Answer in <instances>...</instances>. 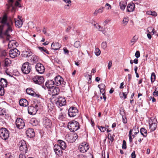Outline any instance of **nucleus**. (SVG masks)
<instances>
[{"label": "nucleus", "mask_w": 158, "mask_h": 158, "mask_svg": "<svg viewBox=\"0 0 158 158\" xmlns=\"http://www.w3.org/2000/svg\"><path fill=\"white\" fill-rule=\"evenodd\" d=\"M38 59H37L36 56L33 57L32 60L33 61L34 63H36L38 61Z\"/></svg>", "instance_id": "63"}, {"label": "nucleus", "mask_w": 158, "mask_h": 158, "mask_svg": "<svg viewBox=\"0 0 158 158\" xmlns=\"http://www.w3.org/2000/svg\"><path fill=\"white\" fill-rule=\"evenodd\" d=\"M0 136L3 139L6 140L9 136V131L6 128L0 129Z\"/></svg>", "instance_id": "5"}, {"label": "nucleus", "mask_w": 158, "mask_h": 158, "mask_svg": "<svg viewBox=\"0 0 158 158\" xmlns=\"http://www.w3.org/2000/svg\"><path fill=\"white\" fill-rule=\"evenodd\" d=\"M61 46V44L58 43L53 42L51 45V48L55 50H57L60 48Z\"/></svg>", "instance_id": "22"}, {"label": "nucleus", "mask_w": 158, "mask_h": 158, "mask_svg": "<svg viewBox=\"0 0 158 158\" xmlns=\"http://www.w3.org/2000/svg\"><path fill=\"white\" fill-rule=\"evenodd\" d=\"M156 75L154 73H152L151 77V81L152 83L155 80Z\"/></svg>", "instance_id": "34"}, {"label": "nucleus", "mask_w": 158, "mask_h": 158, "mask_svg": "<svg viewBox=\"0 0 158 158\" xmlns=\"http://www.w3.org/2000/svg\"><path fill=\"white\" fill-rule=\"evenodd\" d=\"M15 124L17 127L19 129H23L25 126L23 121L20 118L17 119Z\"/></svg>", "instance_id": "14"}, {"label": "nucleus", "mask_w": 158, "mask_h": 158, "mask_svg": "<svg viewBox=\"0 0 158 158\" xmlns=\"http://www.w3.org/2000/svg\"><path fill=\"white\" fill-rule=\"evenodd\" d=\"M7 81L5 79L1 78L0 81V86L6 87H7Z\"/></svg>", "instance_id": "25"}, {"label": "nucleus", "mask_w": 158, "mask_h": 158, "mask_svg": "<svg viewBox=\"0 0 158 158\" xmlns=\"http://www.w3.org/2000/svg\"><path fill=\"white\" fill-rule=\"evenodd\" d=\"M32 54V53L31 52L29 51H26L24 52V56L26 57H28L30 56Z\"/></svg>", "instance_id": "40"}, {"label": "nucleus", "mask_w": 158, "mask_h": 158, "mask_svg": "<svg viewBox=\"0 0 158 158\" xmlns=\"http://www.w3.org/2000/svg\"><path fill=\"white\" fill-rule=\"evenodd\" d=\"M62 149L60 148V147L58 145L55 144L54 146V150L56 155L58 156H60L63 153Z\"/></svg>", "instance_id": "15"}, {"label": "nucleus", "mask_w": 158, "mask_h": 158, "mask_svg": "<svg viewBox=\"0 0 158 158\" xmlns=\"http://www.w3.org/2000/svg\"><path fill=\"white\" fill-rule=\"evenodd\" d=\"M36 71L39 73L42 74L45 71V68L43 65L40 63H37L35 66Z\"/></svg>", "instance_id": "12"}, {"label": "nucleus", "mask_w": 158, "mask_h": 158, "mask_svg": "<svg viewBox=\"0 0 158 158\" xmlns=\"http://www.w3.org/2000/svg\"><path fill=\"white\" fill-rule=\"evenodd\" d=\"M135 56L137 58H138L140 57V53L139 51H137L136 52Z\"/></svg>", "instance_id": "54"}, {"label": "nucleus", "mask_w": 158, "mask_h": 158, "mask_svg": "<svg viewBox=\"0 0 158 158\" xmlns=\"http://www.w3.org/2000/svg\"><path fill=\"white\" fill-rule=\"evenodd\" d=\"M0 55H1L0 56H1V58L2 57H5L7 55V53L6 52L5 50H4L2 51L1 52H0Z\"/></svg>", "instance_id": "37"}, {"label": "nucleus", "mask_w": 158, "mask_h": 158, "mask_svg": "<svg viewBox=\"0 0 158 158\" xmlns=\"http://www.w3.org/2000/svg\"><path fill=\"white\" fill-rule=\"evenodd\" d=\"M127 3L126 2H119L120 8L122 10H124L126 6Z\"/></svg>", "instance_id": "31"}, {"label": "nucleus", "mask_w": 158, "mask_h": 158, "mask_svg": "<svg viewBox=\"0 0 158 158\" xmlns=\"http://www.w3.org/2000/svg\"><path fill=\"white\" fill-rule=\"evenodd\" d=\"M18 45V43L16 42L15 40H12L9 41L8 44V46L9 48H10L12 47H13L15 46L16 47Z\"/></svg>", "instance_id": "27"}, {"label": "nucleus", "mask_w": 158, "mask_h": 158, "mask_svg": "<svg viewBox=\"0 0 158 158\" xmlns=\"http://www.w3.org/2000/svg\"><path fill=\"white\" fill-rule=\"evenodd\" d=\"M129 21V19L128 17L124 18L123 20V23L125 25L127 24Z\"/></svg>", "instance_id": "41"}, {"label": "nucleus", "mask_w": 158, "mask_h": 158, "mask_svg": "<svg viewBox=\"0 0 158 158\" xmlns=\"http://www.w3.org/2000/svg\"><path fill=\"white\" fill-rule=\"evenodd\" d=\"M14 0H8V4H6L7 9L10 10H14L15 7L13 5V3Z\"/></svg>", "instance_id": "23"}, {"label": "nucleus", "mask_w": 158, "mask_h": 158, "mask_svg": "<svg viewBox=\"0 0 158 158\" xmlns=\"http://www.w3.org/2000/svg\"><path fill=\"white\" fill-rule=\"evenodd\" d=\"M19 1H16V2L15 3V6L16 7H21L22 6L20 4L19 2Z\"/></svg>", "instance_id": "47"}, {"label": "nucleus", "mask_w": 158, "mask_h": 158, "mask_svg": "<svg viewBox=\"0 0 158 158\" xmlns=\"http://www.w3.org/2000/svg\"><path fill=\"white\" fill-rule=\"evenodd\" d=\"M123 122L124 123H126L127 122V120L125 116H122Z\"/></svg>", "instance_id": "57"}, {"label": "nucleus", "mask_w": 158, "mask_h": 158, "mask_svg": "<svg viewBox=\"0 0 158 158\" xmlns=\"http://www.w3.org/2000/svg\"><path fill=\"white\" fill-rule=\"evenodd\" d=\"M135 7V5L133 3L128 4L127 7V11L129 12L133 11L134 10Z\"/></svg>", "instance_id": "26"}, {"label": "nucleus", "mask_w": 158, "mask_h": 158, "mask_svg": "<svg viewBox=\"0 0 158 158\" xmlns=\"http://www.w3.org/2000/svg\"><path fill=\"white\" fill-rule=\"evenodd\" d=\"M38 105L36 104L35 106H30L28 108V113L32 115H35L38 110Z\"/></svg>", "instance_id": "10"}, {"label": "nucleus", "mask_w": 158, "mask_h": 158, "mask_svg": "<svg viewBox=\"0 0 158 158\" xmlns=\"http://www.w3.org/2000/svg\"><path fill=\"white\" fill-rule=\"evenodd\" d=\"M102 47L103 49H105L107 47V43L106 42H103L101 44Z\"/></svg>", "instance_id": "45"}, {"label": "nucleus", "mask_w": 158, "mask_h": 158, "mask_svg": "<svg viewBox=\"0 0 158 158\" xmlns=\"http://www.w3.org/2000/svg\"><path fill=\"white\" fill-rule=\"evenodd\" d=\"M43 123L44 127L47 128L50 127L52 125L51 120L47 117H44L43 118Z\"/></svg>", "instance_id": "16"}, {"label": "nucleus", "mask_w": 158, "mask_h": 158, "mask_svg": "<svg viewBox=\"0 0 158 158\" xmlns=\"http://www.w3.org/2000/svg\"><path fill=\"white\" fill-rule=\"evenodd\" d=\"M131 157L132 158H135L136 157V155L135 154V152L134 151L131 154Z\"/></svg>", "instance_id": "64"}, {"label": "nucleus", "mask_w": 158, "mask_h": 158, "mask_svg": "<svg viewBox=\"0 0 158 158\" xmlns=\"http://www.w3.org/2000/svg\"><path fill=\"white\" fill-rule=\"evenodd\" d=\"M20 54V52L16 48L11 49L9 52L10 56L12 58L19 56Z\"/></svg>", "instance_id": "9"}, {"label": "nucleus", "mask_w": 158, "mask_h": 158, "mask_svg": "<svg viewBox=\"0 0 158 158\" xmlns=\"http://www.w3.org/2000/svg\"><path fill=\"white\" fill-rule=\"evenodd\" d=\"M15 20L16 27L18 28L21 27L23 24L22 20L20 19H19V20H16L15 19Z\"/></svg>", "instance_id": "28"}, {"label": "nucleus", "mask_w": 158, "mask_h": 158, "mask_svg": "<svg viewBox=\"0 0 158 158\" xmlns=\"http://www.w3.org/2000/svg\"><path fill=\"white\" fill-rule=\"evenodd\" d=\"M19 158H26L25 155L22 152L21 154L19 155Z\"/></svg>", "instance_id": "61"}, {"label": "nucleus", "mask_w": 158, "mask_h": 158, "mask_svg": "<svg viewBox=\"0 0 158 158\" xmlns=\"http://www.w3.org/2000/svg\"><path fill=\"white\" fill-rule=\"evenodd\" d=\"M63 50L64 54H67V55L69 54V50L66 48H64Z\"/></svg>", "instance_id": "60"}, {"label": "nucleus", "mask_w": 158, "mask_h": 158, "mask_svg": "<svg viewBox=\"0 0 158 158\" xmlns=\"http://www.w3.org/2000/svg\"><path fill=\"white\" fill-rule=\"evenodd\" d=\"M120 114L122 116H124V111L123 109H120Z\"/></svg>", "instance_id": "56"}, {"label": "nucleus", "mask_w": 158, "mask_h": 158, "mask_svg": "<svg viewBox=\"0 0 158 158\" xmlns=\"http://www.w3.org/2000/svg\"><path fill=\"white\" fill-rule=\"evenodd\" d=\"M48 110L49 112H51L54 108V106L52 104L48 103Z\"/></svg>", "instance_id": "33"}, {"label": "nucleus", "mask_w": 158, "mask_h": 158, "mask_svg": "<svg viewBox=\"0 0 158 158\" xmlns=\"http://www.w3.org/2000/svg\"><path fill=\"white\" fill-rule=\"evenodd\" d=\"M57 99L56 104L58 107H59L65 105L66 101L64 98L60 97Z\"/></svg>", "instance_id": "13"}, {"label": "nucleus", "mask_w": 158, "mask_h": 158, "mask_svg": "<svg viewBox=\"0 0 158 158\" xmlns=\"http://www.w3.org/2000/svg\"><path fill=\"white\" fill-rule=\"evenodd\" d=\"M101 53L100 50L98 48H96L95 50V54L97 56H99Z\"/></svg>", "instance_id": "38"}, {"label": "nucleus", "mask_w": 158, "mask_h": 158, "mask_svg": "<svg viewBox=\"0 0 158 158\" xmlns=\"http://www.w3.org/2000/svg\"><path fill=\"white\" fill-rule=\"evenodd\" d=\"M68 127L71 132H74L80 128L79 123L75 120L71 121L69 122Z\"/></svg>", "instance_id": "2"}, {"label": "nucleus", "mask_w": 158, "mask_h": 158, "mask_svg": "<svg viewBox=\"0 0 158 158\" xmlns=\"http://www.w3.org/2000/svg\"><path fill=\"white\" fill-rule=\"evenodd\" d=\"M4 88V87L0 86V95L1 96H3L5 92Z\"/></svg>", "instance_id": "42"}, {"label": "nucleus", "mask_w": 158, "mask_h": 158, "mask_svg": "<svg viewBox=\"0 0 158 158\" xmlns=\"http://www.w3.org/2000/svg\"><path fill=\"white\" fill-rule=\"evenodd\" d=\"M58 144H56L60 147V148L63 150H64L66 147L67 145L66 143L64 141L61 140H58L57 141Z\"/></svg>", "instance_id": "21"}, {"label": "nucleus", "mask_w": 158, "mask_h": 158, "mask_svg": "<svg viewBox=\"0 0 158 158\" xmlns=\"http://www.w3.org/2000/svg\"><path fill=\"white\" fill-rule=\"evenodd\" d=\"M55 84L54 81L50 80L47 81L45 83V85L48 88L52 89L54 87Z\"/></svg>", "instance_id": "19"}, {"label": "nucleus", "mask_w": 158, "mask_h": 158, "mask_svg": "<svg viewBox=\"0 0 158 158\" xmlns=\"http://www.w3.org/2000/svg\"><path fill=\"white\" fill-rule=\"evenodd\" d=\"M19 150L23 153H26L27 151V146L26 142L23 140H21L19 143Z\"/></svg>", "instance_id": "6"}, {"label": "nucleus", "mask_w": 158, "mask_h": 158, "mask_svg": "<svg viewBox=\"0 0 158 158\" xmlns=\"http://www.w3.org/2000/svg\"><path fill=\"white\" fill-rule=\"evenodd\" d=\"M122 148L124 149H126L127 148L126 142L125 140H123V141Z\"/></svg>", "instance_id": "48"}, {"label": "nucleus", "mask_w": 158, "mask_h": 158, "mask_svg": "<svg viewBox=\"0 0 158 158\" xmlns=\"http://www.w3.org/2000/svg\"><path fill=\"white\" fill-rule=\"evenodd\" d=\"M39 49L41 51L44 52L46 53L47 54H49V52H48V50L45 48H44V47H39Z\"/></svg>", "instance_id": "39"}, {"label": "nucleus", "mask_w": 158, "mask_h": 158, "mask_svg": "<svg viewBox=\"0 0 158 158\" xmlns=\"http://www.w3.org/2000/svg\"><path fill=\"white\" fill-rule=\"evenodd\" d=\"M89 146L86 142L82 143L79 145V149L80 151L82 153L86 152L89 149Z\"/></svg>", "instance_id": "11"}, {"label": "nucleus", "mask_w": 158, "mask_h": 158, "mask_svg": "<svg viewBox=\"0 0 158 158\" xmlns=\"http://www.w3.org/2000/svg\"><path fill=\"white\" fill-rule=\"evenodd\" d=\"M98 87L99 89H105L106 86L104 84H100L98 85Z\"/></svg>", "instance_id": "50"}, {"label": "nucleus", "mask_w": 158, "mask_h": 158, "mask_svg": "<svg viewBox=\"0 0 158 158\" xmlns=\"http://www.w3.org/2000/svg\"><path fill=\"white\" fill-rule=\"evenodd\" d=\"M127 92H123L122 94L123 95V96L124 97V98L126 99L127 98V94L128 93V90L127 89Z\"/></svg>", "instance_id": "51"}, {"label": "nucleus", "mask_w": 158, "mask_h": 158, "mask_svg": "<svg viewBox=\"0 0 158 158\" xmlns=\"http://www.w3.org/2000/svg\"><path fill=\"white\" fill-rule=\"evenodd\" d=\"M32 80L35 83L39 85L42 84L44 81V78L41 76H35L33 77Z\"/></svg>", "instance_id": "8"}, {"label": "nucleus", "mask_w": 158, "mask_h": 158, "mask_svg": "<svg viewBox=\"0 0 158 158\" xmlns=\"http://www.w3.org/2000/svg\"><path fill=\"white\" fill-rule=\"evenodd\" d=\"M19 105L20 106H26L28 105V102L25 99H22L19 100Z\"/></svg>", "instance_id": "24"}, {"label": "nucleus", "mask_w": 158, "mask_h": 158, "mask_svg": "<svg viewBox=\"0 0 158 158\" xmlns=\"http://www.w3.org/2000/svg\"><path fill=\"white\" fill-rule=\"evenodd\" d=\"M149 128L151 131H153L156 129L157 124L155 122L153 121L152 120H149Z\"/></svg>", "instance_id": "17"}, {"label": "nucleus", "mask_w": 158, "mask_h": 158, "mask_svg": "<svg viewBox=\"0 0 158 158\" xmlns=\"http://www.w3.org/2000/svg\"><path fill=\"white\" fill-rule=\"evenodd\" d=\"M98 128L101 131L103 132H104L106 129V127L102 126H98Z\"/></svg>", "instance_id": "46"}, {"label": "nucleus", "mask_w": 158, "mask_h": 158, "mask_svg": "<svg viewBox=\"0 0 158 158\" xmlns=\"http://www.w3.org/2000/svg\"><path fill=\"white\" fill-rule=\"evenodd\" d=\"M100 92L102 94V95H104L105 94V89H99Z\"/></svg>", "instance_id": "59"}, {"label": "nucleus", "mask_w": 158, "mask_h": 158, "mask_svg": "<svg viewBox=\"0 0 158 158\" xmlns=\"http://www.w3.org/2000/svg\"><path fill=\"white\" fill-rule=\"evenodd\" d=\"M31 69V65L28 62L24 63L22 65L21 70L24 74H28L30 73Z\"/></svg>", "instance_id": "3"}, {"label": "nucleus", "mask_w": 158, "mask_h": 158, "mask_svg": "<svg viewBox=\"0 0 158 158\" xmlns=\"http://www.w3.org/2000/svg\"><path fill=\"white\" fill-rule=\"evenodd\" d=\"M52 93L53 94L52 96L54 95H58L60 91L59 88L58 87H55L54 88H52Z\"/></svg>", "instance_id": "29"}, {"label": "nucleus", "mask_w": 158, "mask_h": 158, "mask_svg": "<svg viewBox=\"0 0 158 158\" xmlns=\"http://www.w3.org/2000/svg\"><path fill=\"white\" fill-rule=\"evenodd\" d=\"M55 84L57 86L61 85L64 86L65 84V82L64 81L63 78L60 76H57L55 78Z\"/></svg>", "instance_id": "7"}, {"label": "nucleus", "mask_w": 158, "mask_h": 158, "mask_svg": "<svg viewBox=\"0 0 158 158\" xmlns=\"http://www.w3.org/2000/svg\"><path fill=\"white\" fill-rule=\"evenodd\" d=\"M68 114L70 117H74L79 115V112L76 107L72 106L69 109Z\"/></svg>", "instance_id": "4"}, {"label": "nucleus", "mask_w": 158, "mask_h": 158, "mask_svg": "<svg viewBox=\"0 0 158 158\" xmlns=\"http://www.w3.org/2000/svg\"><path fill=\"white\" fill-rule=\"evenodd\" d=\"M74 47L75 48H78L81 47V43L80 41H76L74 45Z\"/></svg>", "instance_id": "35"}, {"label": "nucleus", "mask_w": 158, "mask_h": 158, "mask_svg": "<svg viewBox=\"0 0 158 158\" xmlns=\"http://www.w3.org/2000/svg\"><path fill=\"white\" fill-rule=\"evenodd\" d=\"M148 14L149 15H150L153 16H156L157 15V13L154 11H150L149 12H148Z\"/></svg>", "instance_id": "44"}, {"label": "nucleus", "mask_w": 158, "mask_h": 158, "mask_svg": "<svg viewBox=\"0 0 158 158\" xmlns=\"http://www.w3.org/2000/svg\"><path fill=\"white\" fill-rule=\"evenodd\" d=\"M6 158H15L13 155L10 153H8L5 154Z\"/></svg>", "instance_id": "43"}, {"label": "nucleus", "mask_w": 158, "mask_h": 158, "mask_svg": "<svg viewBox=\"0 0 158 158\" xmlns=\"http://www.w3.org/2000/svg\"><path fill=\"white\" fill-rule=\"evenodd\" d=\"M140 132L141 134L143 135V137H146L147 135V130L143 127L140 130Z\"/></svg>", "instance_id": "30"}, {"label": "nucleus", "mask_w": 158, "mask_h": 158, "mask_svg": "<svg viewBox=\"0 0 158 158\" xmlns=\"http://www.w3.org/2000/svg\"><path fill=\"white\" fill-rule=\"evenodd\" d=\"M112 65V61L111 60L110 61L108 64V69H110Z\"/></svg>", "instance_id": "55"}, {"label": "nucleus", "mask_w": 158, "mask_h": 158, "mask_svg": "<svg viewBox=\"0 0 158 158\" xmlns=\"http://www.w3.org/2000/svg\"><path fill=\"white\" fill-rule=\"evenodd\" d=\"M104 9V7H101L98 10H97L98 13H101L103 11V10Z\"/></svg>", "instance_id": "62"}, {"label": "nucleus", "mask_w": 158, "mask_h": 158, "mask_svg": "<svg viewBox=\"0 0 158 158\" xmlns=\"http://www.w3.org/2000/svg\"><path fill=\"white\" fill-rule=\"evenodd\" d=\"M43 152H42V154L43 155H44V156H46L47 154V150L45 148H43Z\"/></svg>", "instance_id": "58"}, {"label": "nucleus", "mask_w": 158, "mask_h": 158, "mask_svg": "<svg viewBox=\"0 0 158 158\" xmlns=\"http://www.w3.org/2000/svg\"><path fill=\"white\" fill-rule=\"evenodd\" d=\"M108 138L111 140V141L112 142L114 140V137L111 135L110 134H109L108 135Z\"/></svg>", "instance_id": "52"}, {"label": "nucleus", "mask_w": 158, "mask_h": 158, "mask_svg": "<svg viewBox=\"0 0 158 158\" xmlns=\"http://www.w3.org/2000/svg\"><path fill=\"white\" fill-rule=\"evenodd\" d=\"M105 6L106 7H106V8L107 10H110L111 9V6L110 4L108 3H106V4Z\"/></svg>", "instance_id": "53"}, {"label": "nucleus", "mask_w": 158, "mask_h": 158, "mask_svg": "<svg viewBox=\"0 0 158 158\" xmlns=\"http://www.w3.org/2000/svg\"><path fill=\"white\" fill-rule=\"evenodd\" d=\"M26 92L27 94L33 97H38L40 96L39 94H36L34 92L31 88L27 89L26 90Z\"/></svg>", "instance_id": "20"}, {"label": "nucleus", "mask_w": 158, "mask_h": 158, "mask_svg": "<svg viewBox=\"0 0 158 158\" xmlns=\"http://www.w3.org/2000/svg\"><path fill=\"white\" fill-rule=\"evenodd\" d=\"M26 134L28 137L32 138L35 136V133L33 129L29 128L27 130Z\"/></svg>", "instance_id": "18"}, {"label": "nucleus", "mask_w": 158, "mask_h": 158, "mask_svg": "<svg viewBox=\"0 0 158 158\" xmlns=\"http://www.w3.org/2000/svg\"><path fill=\"white\" fill-rule=\"evenodd\" d=\"M6 112L4 109H2L1 111H0V115H6Z\"/></svg>", "instance_id": "49"}, {"label": "nucleus", "mask_w": 158, "mask_h": 158, "mask_svg": "<svg viewBox=\"0 0 158 158\" xmlns=\"http://www.w3.org/2000/svg\"><path fill=\"white\" fill-rule=\"evenodd\" d=\"M2 24L0 26V36L6 35V40H9L11 37L10 33L13 31V23L10 18H8L4 15L1 20Z\"/></svg>", "instance_id": "1"}, {"label": "nucleus", "mask_w": 158, "mask_h": 158, "mask_svg": "<svg viewBox=\"0 0 158 158\" xmlns=\"http://www.w3.org/2000/svg\"><path fill=\"white\" fill-rule=\"evenodd\" d=\"M65 114L64 113H61L59 116V118L60 120H63L65 117Z\"/></svg>", "instance_id": "36"}, {"label": "nucleus", "mask_w": 158, "mask_h": 158, "mask_svg": "<svg viewBox=\"0 0 158 158\" xmlns=\"http://www.w3.org/2000/svg\"><path fill=\"white\" fill-rule=\"evenodd\" d=\"M11 63V61L8 58H6L4 60V65L5 66H8L10 65Z\"/></svg>", "instance_id": "32"}]
</instances>
